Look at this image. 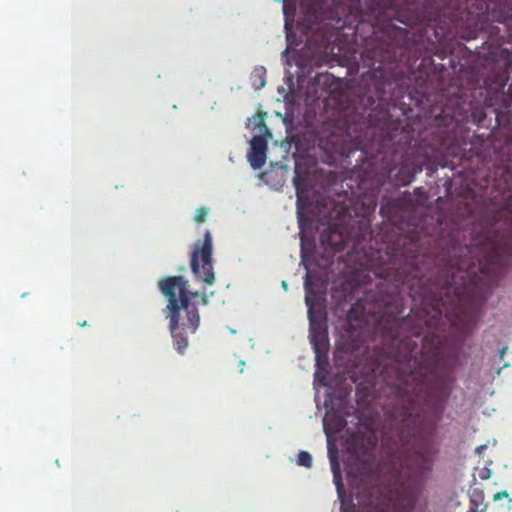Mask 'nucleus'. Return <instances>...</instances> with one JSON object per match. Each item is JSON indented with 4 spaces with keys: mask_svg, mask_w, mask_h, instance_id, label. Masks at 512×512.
Returning <instances> with one entry per match:
<instances>
[{
    "mask_svg": "<svg viewBox=\"0 0 512 512\" xmlns=\"http://www.w3.org/2000/svg\"><path fill=\"white\" fill-rule=\"evenodd\" d=\"M346 425V421L342 418H338L337 421H336V428L335 430L336 431H340L341 429L344 428V426Z\"/></svg>",
    "mask_w": 512,
    "mask_h": 512,
    "instance_id": "nucleus-24",
    "label": "nucleus"
},
{
    "mask_svg": "<svg viewBox=\"0 0 512 512\" xmlns=\"http://www.w3.org/2000/svg\"><path fill=\"white\" fill-rule=\"evenodd\" d=\"M395 207H396L395 201H388L387 203L381 205L380 214L384 218H386L388 221H393V219H394L393 210L395 209Z\"/></svg>",
    "mask_w": 512,
    "mask_h": 512,
    "instance_id": "nucleus-12",
    "label": "nucleus"
},
{
    "mask_svg": "<svg viewBox=\"0 0 512 512\" xmlns=\"http://www.w3.org/2000/svg\"><path fill=\"white\" fill-rule=\"evenodd\" d=\"M355 150H361V156L366 159V164L370 168V171H368L365 174L366 178H371L373 181L375 180L376 186L369 189L367 193L363 194V197L361 199L362 203V211L361 215L365 218L370 216L375 212V209L377 207V194H378V186L380 184L381 178L391 175L396 170V165L385 162L382 163L381 168L378 169L374 167V164L376 163L377 159L379 158L380 154H378L375 157H368V154L366 151H364V147L360 145V143L356 144Z\"/></svg>",
    "mask_w": 512,
    "mask_h": 512,
    "instance_id": "nucleus-7",
    "label": "nucleus"
},
{
    "mask_svg": "<svg viewBox=\"0 0 512 512\" xmlns=\"http://www.w3.org/2000/svg\"><path fill=\"white\" fill-rule=\"evenodd\" d=\"M79 325H80V326H86V325H87V322H86V321H84V322H82V323H79Z\"/></svg>",
    "mask_w": 512,
    "mask_h": 512,
    "instance_id": "nucleus-30",
    "label": "nucleus"
},
{
    "mask_svg": "<svg viewBox=\"0 0 512 512\" xmlns=\"http://www.w3.org/2000/svg\"><path fill=\"white\" fill-rule=\"evenodd\" d=\"M468 512H477V510L476 509H471Z\"/></svg>",
    "mask_w": 512,
    "mask_h": 512,
    "instance_id": "nucleus-33",
    "label": "nucleus"
},
{
    "mask_svg": "<svg viewBox=\"0 0 512 512\" xmlns=\"http://www.w3.org/2000/svg\"><path fill=\"white\" fill-rule=\"evenodd\" d=\"M305 303L308 308L310 342L315 353L318 365L327 362L329 339L327 332V319L324 306L311 282L310 272L307 271L305 282Z\"/></svg>",
    "mask_w": 512,
    "mask_h": 512,
    "instance_id": "nucleus-4",
    "label": "nucleus"
},
{
    "mask_svg": "<svg viewBox=\"0 0 512 512\" xmlns=\"http://www.w3.org/2000/svg\"><path fill=\"white\" fill-rule=\"evenodd\" d=\"M439 153L445 154V155H453L455 154V147H448L446 146V141L442 139L439 143V146L436 149Z\"/></svg>",
    "mask_w": 512,
    "mask_h": 512,
    "instance_id": "nucleus-15",
    "label": "nucleus"
},
{
    "mask_svg": "<svg viewBox=\"0 0 512 512\" xmlns=\"http://www.w3.org/2000/svg\"><path fill=\"white\" fill-rule=\"evenodd\" d=\"M299 466L310 468L312 466V456L307 451H300L297 457Z\"/></svg>",
    "mask_w": 512,
    "mask_h": 512,
    "instance_id": "nucleus-13",
    "label": "nucleus"
},
{
    "mask_svg": "<svg viewBox=\"0 0 512 512\" xmlns=\"http://www.w3.org/2000/svg\"><path fill=\"white\" fill-rule=\"evenodd\" d=\"M509 78H510V76L508 75L507 72H504L503 74L498 76L497 83L501 90H503L505 88L507 82L509 81Z\"/></svg>",
    "mask_w": 512,
    "mask_h": 512,
    "instance_id": "nucleus-18",
    "label": "nucleus"
},
{
    "mask_svg": "<svg viewBox=\"0 0 512 512\" xmlns=\"http://www.w3.org/2000/svg\"><path fill=\"white\" fill-rule=\"evenodd\" d=\"M504 180H505V185H506V189L511 191L512 190V182L510 183V179L512 178V173L510 171V167H508V169L505 171V175H504Z\"/></svg>",
    "mask_w": 512,
    "mask_h": 512,
    "instance_id": "nucleus-22",
    "label": "nucleus"
},
{
    "mask_svg": "<svg viewBox=\"0 0 512 512\" xmlns=\"http://www.w3.org/2000/svg\"><path fill=\"white\" fill-rule=\"evenodd\" d=\"M267 142L262 136H254L251 140L249 161L254 169L261 168L266 161Z\"/></svg>",
    "mask_w": 512,
    "mask_h": 512,
    "instance_id": "nucleus-9",
    "label": "nucleus"
},
{
    "mask_svg": "<svg viewBox=\"0 0 512 512\" xmlns=\"http://www.w3.org/2000/svg\"><path fill=\"white\" fill-rule=\"evenodd\" d=\"M329 417V415L327 414L326 417H324V427L326 428V420L327 418Z\"/></svg>",
    "mask_w": 512,
    "mask_h": 512,
    "instance_id": "nucleus-27",
    "label": "nucleus"
},
{
    "mask_svg": "<svg viewBox=\"0 0 512 512\" xmlns=\"http://www.w3.org/2000/svg\"><path fill=\"white\" fill-rule=\"evenodd\" d=\"M384 37L385 40L381 41L378 46L365 52L377 72L392 69L398 58L409 49L408 31L404 28L388 24Z\"/></svg>",
    "mask_w": 512,
    "mask_h": 512,
    "instance_id": "nucleus-5",
    "label": "nucleus"
},
{
    "mask_svg": "<svg viewBox=\"0 0 512 512\" xmlns=\"http://www.w3.org/2000/svg\"><path fill=\"white\" fill-rule=\"evenodd\" d=\"M294 184L297 191V203L300 204L302 202V191H301V185H300V177L296 176L294 178Z\"/></svg>",
    "mask_w": 512,
    "mask_h": 512,
    "instance_id": "nucleus-19",
    "label": "nucleus"
},
{
    "mask_svg": "<svg viewBox=\"0 0 512 512\" xmlns=\"http://www.w3.org/2000/svg\"><path fill=\"white\" fill-rule=\"evenodd\" d=\"M360 185H361V186H364V185H365V179H362V180H361Z\"/></svg>",
    "mask_w": 512,
    "mask_h": 512,
    "instance_id": "nucleus-31",
    "label": "nucleus"
},
{
    "mask_svg": "<svg viewBox=\"0 0 512 512\" xmlns=\"http://www.w3.org/2000/svg\"><path fill=\"white\" fill-rule=\"evenodd\" d=\"M423 170L422 163L410 162L408 159L403 160L395 176L402 185L410 184L418 173Z\"/></svg>",
    "mask_w": 512,
    "mask_h": 512,
    "instance_id": "nucleus-11",
    "label": "nucleus"
},
{
    "mask_svg": "<svg viewBox=\"0 0 512 512\" xmlns=\"http://www.w3.org/2000/svg\"><path fill=\"white\" fill-rule=\"evenodd\" d=\"M386 346L385 355L372 368L382 392L392 398L384 406L395 428L384 431L377 464L364 461L357 468L369 488L359 492L358 512H390L403 490L402 474L428 471L432 454L419 446L421 414L429 384L437 374L441 346Z\"/></svg>",
    "mask_w": 512,
    "mask_h": 512,
    "instance_id": "nucleus-1",
    "label": "nucleus"
},
{
    "mask_svg": "<svg viewBox=\"0 0 512 512\" xmlns=\"http://www.w3.org/2000/svg\"><path fill=\"white\" fill-rule=\"evenodd\" d=\"M508 366H509V364H504V365L502 366V368H505V367H508Z\"/></svg>",
    "mask_w": 512,
    "mask_h": 512,
    "instance_id": "nucleus-34",
    "label": "nucleus"
},
{
    "mask_svg": "<svg viewBox=\"0 0 512 512\" xmlns=\"http://www.w3.org/2000/svg\"><path fill=\"white\" fill-rule=\"evenodd\" d=\"M507 497H508L507 491H500V492H497L494 494L493 500L498 501V500H501L502 498H507Z\"/></svg>",
    "mask_w": 512,
    "mask_h": 512,
    "instance_id": "nucleus-23",
    "label": "nucleus"
},
{
    "mask_svg": "<svg viewBox=\"0 0 512 512\" xmlns=\"http://www.w3.org/2000/svg\"><path fill=\"white\" fill-rule=\"evenodd\" d=\"M207 214H208V210L206 208L202 207V208L197 209L196 214L194 216L195 222H197L199 224L205 222Z\"/></svg>",
    "mask_w": 512,
    "mask_h": 512,
    "instance_id": "nucleus-16",
    "label": "nucleus"
},
{
    "mask_svg": "<svg viewBox=\"0 0 512 512\" xmlns=\"http://www.w3.org/2000/svg\"><path fill=\"white\" fill-rule=\"evenodd\" d=\"M413 507V502L410 501L409 504H408V508L411 509Z\"/></svg>",
    "mask_w": 512,
    "mask_h": 512,
    "instance_id": "nucleus-28",
    "label": "nucleus"
},
{
    "mask_svg": "<svg viewBox=\"0 0 512 512\" xmlns=\"http://www.w3.org/2000/svg\"><path fill=\"white\" fill-rule=\"evenodd\" d=\"M331 78H332V75H330L329 73H321L316 76V81H317V83L323 82L324 84H326L329 81H331Z\"/></svg>",
    "mask_w": 512,
    "mask_h": 512,
    "instance_id": "nucleus-21",
    "label": "nucleus"
},
{
    "mask_svg": "<svg viewBox=\"0 0 512 512\" xmlns=\"http://www.w3.org/2000/svg\"><path fill=\"white\" fill-rule=\"evenodd\" d=\"M500 58L504 62V67L509 69L512 67V52L508 49H502L500 51Z\"/></svg>",
    "mask_w": 512,
    "mask_h": 512,
    "instance_id": "nucleus-14",
    "label": "nucleus"
},
{
    "mask_svg": "<svg viewBox=\"0 0 512 512\" xmlns=\"http://www.w3.org/2000/svg\"><path fill=\"white\" fill-rule=\"evenodd\" d=\"M265 73H266V71L263 67H261L260 69H256L254 72L255 76L259 77V79H260V85H259L260 88L264 87V85H265V80H264Z\"/></svg>",
    "mask_w": 512,
    "mask_h": 512,
    "instance_id": "nucleus-20",
    "label": "nucleus"
},
{
    "mask_svg": "<svg viewBox=\"0 0 512 512\" xmlns=\"http://www.w3.org/2000/svg\"><path fill=\"white\" fill-rule=\"evenodd\" d=\"M161 293L168 299L165 309L169 319V330L174 347L183 354L188 347V334H193L199 327L200 315L197 304L207 305L205 293L191 291L189 281L183 276H167L158 282Z\"/></svg>",
    "mask_w": 512,
    "mask_h": 512,
    "instance_id": "nucleus-3",
    "label": "nucleus"
},
{
    "mask_svg": "<svg viewBox=\"0 0 512 512\" xmlns=\"http://www.w3.org/2000/svg\"><path fill=\"white\" fill-rule=\"evenodd\" d=\"M507 350H508V347H503L502 349H500V350H499V358H500V359H503V358H504V356H505V354H506Z\"/></svg>",
    "mask_w": 512,
    "mask_h": 512,
    "instance_id": "nucleus-26",
    "label": "nucleus"
},
{
    "mask_svg": "<svg viewBox=\"0 0 512 512\" xmlns=\"http://www.w3.org/2000/svg\"><path fill=\"white\" fill-rule=\"evenodd\" d=\"M472 116L474 118V121L480 125L483 120L485 119L486 117V114L484 113L483 109H475L472 113Z\"/></svg>",
    "mask_w": 512,
    "mask_h": 512,
    "instance_id": "nucleus-17",
    "label": "nucleus"
},
{
    "mask_svg": "<svg viewBox=\"0 0 512 512\" xmlns=\"http://www.w3.org/2000/svg\"><path fill=\"white\" fill-rule=\"evenodd\" d=\"M364 239V233L356 235H347L338 225H331L320 236V244L324 250L327 260H332L335 253L343 251L345 248H351L356 251Z\"/></svg>",
    "mask_w": 512,
    "mask_h": 512,
    "instance_id": "nucleus-8",
    "label": "nucleus"
},
{
    "mask_svg": "<svg viewBox=\"0 0 512 512\" xmlns=\"http://www.w3.org/2000/svg\"><path fill=\"white\" fill-rule=\"evenodd\" d=\"M355 442L357 452L369 459L370 454L374 451L378 443L377 432L375 430H368L357 436Z\"/></svg>",
    "mask_w": 512,
    "mask_h": 512,
    "instance_id": "nucleus-10",
    "label": "nucleus"
},
{
    "mask_svg": "<svg viewBox=\"0 0 512 512\" xmlns=\"http://www.w3.org/2000/svg\"><path fill=\"white\" fill-rule=\"evenodd\" d=\"M282 285H283V287H284L285 289H287V283H286V282H284V281H283V282H282Z\"/></svg>",
    "mask_w": 512,
    "mask_h": 512,
    "instance_id": "nucleus-32",
    "label": "nucleus"
},
{
    "mask_svg": "<svg viewBox=\"0 0 512 512\" xmlns=\"http://www.w3.org/2000/svg\"><path fill=\"white\" fill-rule=\"evenodd\" d=\"M333 472H334V478H335V482H336V485H337V489L340 490L341 487H342V483H341V480H337L338 478V473L336 472V469L335 467H333Z\"/></svg>",
    "mask_w": 512,
    "mask_h": 512,
    "instance_id": "nucleus-25",
    "label": "nucleus"
},
{
    "mask_svg": "<svg viewBox=\"0 0 512 512\" xmlns=\"http://www.w3.org/2000/svg\"><path fill=\"white\" fill-rule=\"evenodd\" d=\"M212 251V236L209 231H206L204 238L194 243L190 257V267L193 275L207 285H213L215 282Z\"/></svg>",
    "mask_w": 512,
    "mask_h": 512,
    "instance_id": "nucleus-6",
    "label": "nucleus"
},
{
    "mask_svg": "<svg viewBox=\"0 0 512 512\" xmlns=\"http://www.w3.org/2000/svg\"><path fill=\"white\" fill-rule=\"evenodd\" d=\"M319 8V4H316L314 7H313V10L314 11H317V9Z\"/></svg>",
    "mask_w": 512,
    "mask_h": 512,
    "instance_id": "nucleus-29",
    "label": "nucleus"
},
{
    "mask_svg": "<svg viewBox=\"0 0 512 512\" xmlns=\"http://www.w3.org/2000/svg\"><path fill=\"white\" fill-rule=\"evenodd\" d=\"M350 13L405 25L444 22L474 39L488 21H512V0H346Z\"/></svg>",
    "mask_w": 512,
    "mask_h": 512,
    "instance_id": "nucleus-2",
    "label": "nucleus"
}]
</instances>
